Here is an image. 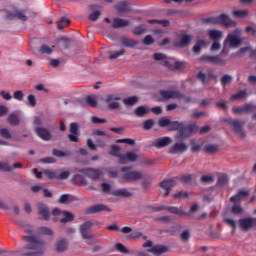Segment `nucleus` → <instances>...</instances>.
Returning a JSON list of instances; mask_svg holds the SVG:
<instances>
[{"mask_svg": "<svg viewBox=\"0 0 256 256\" xmlns=\"http://www.w3.org/2000/svg\"><path fill=\"white\" fill-rule=\"evenodd\" d=\"M24 245L18 250V253L22 256H43L47 251V244L43 242L39 237L34 235L22 236Z\"/></svg>", "mask_w": 256, "mask_h": 256, "instance_id": "1", "label": "nucleus"}, {"mask_svg": "<svg viewBox=\"0 0 256 256\" xmlns=\"http://www.w3.org/2000/svg\"><path fill=\"white\" fill-rule=\"evenodd\" d=\"M159 127H168V131H178L176 139L178 141H185L188 137H191L193 133V123L171 121L167 118H161L158 121Z\"/></svg>", "mask_w": 256, "mask_h": 256, "instance_id": "2", "label": "nucleus"}, {"mask_svg": "<svg viewBox=\"0 0 256 256\" xmlns=\"http://www.w3.org/2000/svg\"><path fill=\"white\" fill-rule=\"evenodd\" d=\"M99 225H101V222H98L97 220H88L82 223L79 227V232L82 239H87L88 241L93 240L95 235L91 234V228Z\"/></svg>", "mask_w": 256, "mask_h": 256, "instance_id": "3", "label": "nucleus"}, {"mask_svg": "<svg viewBox=\"0 0 256 256\" xmlns=\"http://www.w3.org/2000/svg\"><path fill=\"white\" fill-rule=\"evenodd\" d=\"M241 35H243V30L236 28L233 32L229 33L224 41L225 45H229V47L237 48L243 43V39H241Z\"/></svg>", "mask_w": 256, "mask_h": 256, "instance_id": "4", "label": "nucleus"}, {"mask_svg": "<svg viewBox=\"0 0 256 256\" xmlns=\"http://www.w3.org/2000/svg\"><path fill=\"white\" fill-rule=\"evenodd\" d=\"M154 212L158 211H169V213H173V215H180V217H189L191 213H193V205L190 206L189 212L183 211L181 208H177L175 206H158V207H153L152 208Z\"/></svg>", "mask_w": 256, "mask_h": 256, "instance_id": "5", "label": "nucleus"}, {"mask_svg": "<svg viewBox=\"0 0 256 256\" xmlns=\"http://www.w3.org/2000/svg\"><path fill=\"white\" fill-rule=\"evenodd\" d=\"M131 167L124 166L121 168L122 173V181H139V179H143V173L141 171H130Z\"/></svg>", "mask_w": 256, "mask_h": 256, "instance_id": "6", "label": "nucleus"}, {"mask_svg": "<svg viewBox=\"0 0 256 256\" xmlns=\"http://www.w3.org/2000/svg\"><path fill=\"white\" fill-rule=\"evenodd\" d=\"M226 121L228 125H230L234 133H236V135H239L242 139H245L246 135L245 131L243 130V127H245V121L231 119Z\"/></svg>", "mask_w": 256, "mask_h": 256, "instance_id": "7", "label": "nucleus"}, {"mask_svg": "<svg viewBox=\"0 0 256 256\" xmlns=\"http://www.w3.org/2000/svg\"><path fill=\"white\" fill-rule=\"evenodd\" d=\"M78 173H82L92 181H97L103 175V171L99 168H83L78 170Z\"/></svg>", "mask_w": 256, "mask_h": 256, "instance_id": "8", "label": "nucleus"}, {"mask_svg": "<svg viewBox=\"0 0 256 256\" xmlns=\"http://www.w3.org/2000/svg\"><path fill=\"white\" fill-rule=\"evenodd\" d=\"M201 63H211L212 65H227V59L221 56L203 55L199 58Z\"/></svg>", "mask_w": 256, "mask_h": 256, "instance_id": "9", "label": "nucleus"}, {"mask_svg": "<svg viewBox=\"0 0 256 256\" xmlns=\"http://www.w3.org/2000/svg\"><path fill=\"white\" fill-rule=\"evenodd\" d=\"M190 43L191 36L189 34H179L172 45L176 49H185V47H187Z\"/></svg>", "mask_w": 256, "mask_h": 256, "instance_id": "10", "label": "nucleus"}, {"mask_svg": "<svg viewBox=\"0 0 256 256\" xmlns=\"http://www.w3.org/2000/svg\"><path fill=\"white\" fill-rule=\"evenodd\" d=\"M189 149V146L183 142H176L174 145H172L168 153L170 155H179L181 153H185Z\"/></svg>", "mask_w": 256, "mask_h": 256, "instance_id": "11", "label": "nucleus"}, {"mask_svg": "<svg viewBox=\"0 0 256 256\" xmlns=\"http://www.w3.org/2000/svg\"><path fill=\"white\" fill-rule=\"evenodd\" d=\"M177 185V178L165 179L160 182V187L165 190L164 197H167L171 192V189Z\"/></svg>", "mask_w": 256, "mask_h": 256, "instance_id": "12", "label": "nucleus"}, {"mask_svg": "<svg viewBox=\"0 0 256 256\" xmlns=\"http://www.w3.org/2000/svg\"><path fill=\"white\" fill-rule=\"evenodd\" d=\"M101 211H106L107 213H111V208H109L105 204H96L86 209L87 215H94L95 213H101Z\"/></svg>", "mask_w": 256, "mask_h": 256, "instance_id": "13", "label": "nucleus"}, {"mask_svg": "<svg viewBox=\"0 0 256 256\" xmlns=\"http://www.w3.org/2000/svg\"><path fill=\"white\" fill-rule=\"evenodd\" d=\"M160 96L164 98V100L167 99H184V95L181 94L179 91H170V90H161Z\"/></svg>", "mask_w": 256, "mask_h": 256, "instance_id": "14", "label": "nucleus"}, {"mask_svg": "<svg viewBox=\"0 0 256 256\" xmlns=\"http://www.w3.org/2000/svg\"><path fill=\"white\" fill-rule=\"evenodd\" d=\"M196 79H198V81H200V83H202V85H207V83H209V81H211V79H217V75H215V73L210 72L207 74H205V72H203V70H200L198 72V74L196 75Z\"/></svg>", "mask_w": 256, "mask_h": 256, "instance_id": "15", "label": "nucleus"}, {"mask_svg": "<svg viewBox=\"0 0 256 256\" xmlns=\"http://www.w3.org/2000/svg\"><path fill=\"white\" fill-rule=\"evenodd\" d=\"M68 139L71 143H79V126L77 123L70 124V134L68 135Z\"/></svg>", "mask_w": 256, "mask_h": 256, "instance_id": "16", "label": "nucleus"}, {"mask_svg": "<svg viewBox=\"0 0 256 256\" xmlns=\"http://www.w3.org/2000/svg\"><path fill=\"white\" fill-rule=\"evenodd\" d=\"M254 111H256V106L253 104H245L242 107L232 108V113L235 115H239L241 113H253Z\"/></svg>", "mask_w": 256, "mask_h": 256, "instance_id": "17", "label": "nucleus"}, {"mask_svg": "<svg viewBox=\"0 0 256 256\" xmlns=\"http://www.w3.org/2000/svg\"><path fill=\"white\" fill-rule=\"evenodd\" d=\"M168 145H171V138L165 136L154 140L151 147H155V149H163V147H167Z\"/></svg>", "mask_w": 256, "mask_h": 256, "instance_id": "18", "label": "nucleus"}, {"mask_svg": "<svg viewBox=\"0 0 256 256\" xmlns=\"http://www.w3.org/2000/svg\"><path fill=\"white\" fill-rule=\"evenodd\" d=\"M35 133L42 141H51L52 139L51 131L47 128L37 127Z\"/></svg>", "mask_w": 256, "mask_h": 256, "instance_id": "19", "label": "nucleus"}, {"mask_svg": "<svg viewBox=\"0 0 256 256\" xmlns=\"http://www.w3.org/2000/svg\"><path fill=\"white\" fill-rule=\"evenodd\" d=\"M216 24L217 25H224V27H235V22L229 19V16L226 14H221L216 16Z\"/></svg>", "mask_w": 256, "mask_h": 256, "instance_id": "20", "label": "nucleus"}, {"mask_svg": "<svg viewBox=\"0 0 256 256\" xmlns=\"http://www.w3.org/2000/svg\"><path fill=\"white\" fill-rule=\"evenodd\" d=\"M7 19H19L20 21H27V15L25 14V10L16 9L13 12H8Z\"/></svg>", "mask_w": 256, "mask_h": 256, "instance_id": "21", "label": "nucleus"}, {"mask_svg": "<svg viewBox=\"0 0 256 256\" xmlns=\"http://www.w3.org/2000/svg\"><path fill=\"white\" fill-rule=\"evenodd\" d=\"M69 249V241L65 238H60L55 243L56 253H65Z\"/></svg>", "mask_w": 256, "mask_h": 256, "instance_id": "22", "label": "nucleus"}, {"mask_svg": "<svg viewBox=\"0 0 256 256\" xmlns=\"http://www.w3.org/2000/svg\"><path fill=\"white\" fill-rule=\"evenodd\" d=\"M120 100H121L120 97L110 94L105 97L104 103H109L108 104L109 109H119V102H115V101H120Z\"/></svg>", "mask_w": 256, "mask_h": 256, "instance_id": "23", "label": "nucleus"}, {"mask_svg": "<svg viewBox=\"0 0 256 256\" xmlns=\"http://www.w3.org/2000/svg\"><path fill=\"white\" fill-rule=\"evenodd\" d=\"M253 225H255V218L248 217L239 220V226L243 231H249Z\"/></svg>", "mask_w": 256, "mask_h": 256, "instance_id": "24", "label": "nucleus"}, {"mask_svg": "<svg viewBox=\"0 0 256 256\" xmlns=\"http://www.w3.org/2000/svg\"><path fill=\"white\" fill-rule=\"evenodd\" d=\"M137 154L133 152H127L120 158V165H127V163H135L137 161Z\"/></svg>", "mask_w": 256, "mask_h": 256, "instance_id": "25", "label": "nucleus"}, {"mask_svg": "<svg viewBox=\"0 0 256 256\" xmlns=\"http://www.w3.org/2000/svg\"><path fill=\"white\" fill-rule=\"evenodd\" d=\"M37 207L38 215H41L44 221H49V207H47V205H45L44 203H39Z\"/></svg>", "mask_w": 256, "mask_h": 256, "instance_id": "26", "label": "nucleus"}, {"mask_svg": "<svg viewBox=\"0 0 256 256\" xmlns=\"http://www.w3.org/2000/svg\"><path fill=\"white\" fill-rule=\"evenodd\" d=\"M167 251H169V249L163 245H155L154 247L148 249L149 253L156 256L163 255V253H167Z\"/></svg>", "mask_w": 256, "mask_h": 256, "instance_id": "27", "label": "nucleus"}, {"mask_svg": "<svg viewBox=\"0 0 256 256\" xmlns=\"http://www.w3.org/2000/svg\"><path fill=\"white\" fill-rule=\"evenodd\" d=\"M208 35L211 41H221L223 39V31L217 29L208 30Z\"/></svg>", "mask_w": 256, "mask_h": 256, "instance_id": "28", "label": "nucleus"}, {"mask_svg": "<svg viewBox=\"0 0 256 256\" xmlns=\"http://www.w3.org/2000/svg\"><path fill=\"white\" fill-rule=\"evenodd\" d=\"M129 25V21L123 18H114L112 27L113 29H121V27H127Z\"/></svg>", "mask_w": 256, "mask_h": 256, "instance_id": "29", "label": "nucleus"}, {"mask_svg": "<svg viewBox=\"0 0 256 256\" xmlns=\"http://www.w3.org/2000/svg\"><path fill=\"white\" fill-rule=\"evenodd\" d=\"M109 155H112V157H117L119 159V163L121 162V157H123V154H121V147L117 145H112L110 147Z\"/></svg>", "mask_w": 256, "mask_h": 256, "instance_id": "30", "label": "nucleus"}, {"mask_svg": "<svg viewBox=\"0 0 256 256\" xmlns=\"http://www.w3.org/2000/svg\"><path fill=\"white\" fill-rule=\"evenodd\" d=\"M205 47H207V40L200 39L196 41L193 51L194 53H201V49H205Z\"/></svg>", "mask_w": 256, "mask_h": 256, "instance_id": "31", "label": "nucleus"}, {"mask_svg": "<svg viewBox=\"0 0 256 256\" xmlns=\"http://www.w3.org/2000/svg\"><path fill=\"white\" fill-rule=\"evenodd\" d=\"M72 183H74V185H86L87 181L85 180V176L76 174L72 178Z\"/></svg>", "mask_w": 256, "mask_h": 256, "instance_id": "32", "label": "nucleus"}, {"mask_svg": "<svg viewBox=\"0 0 256 256\" xmlns=\"http://www.w3.org/2000/svg\"><path fill=\"white\" fill-rule=\"evenodd\" d=\"M112 195H114V197H131L132 194L129 192V190H127V188H124L120 190H114Z\"/></svg>", "mask_w": 256, "mask_h": 256, "instance_id": "33", "label": "nucleus"}, {"mask_svg": "<svg viewBox=\"0 0 256 256\" xmlns=\"http://www.w3.org/2000/svg\"><path fill=\"white\" fill-rule=\"evenodd\" d=\"M86 104L88 107H97L98 103H97V96L96 95H88L85 98Z\"/></svg>", "mask_w": 256, "mask_h": 256, "instance_id": "34", "label": "nucleus"}, {"mask_svg": "<svg viewBox=\"0 0 256 256\" xmlns=\"http://www.w3.org/2000/svg\"><path fill=\"white\" fill-rule=\"evenodd\" d=\"M120 43L123 47L133 48L137 45V41L130 39V38H121Z\"/></svg>", "mask_w": 256, "mask_h": 256, "instance_id": "35", "label": "nucleus"}, {"mask_svg": "<svg viewBox=\"0 0 256 256\" xmlns=\"http://www.w3.org/2000/svg\"><path fill=\"white\" fill-rule=\"evenodd\" d=\"M116 9L117 11H119V13H129V11H131V7H129V4H127V2H120L116 5Z\"/></svg>", "mask_w": 256, "mask_h": 256, "instance_id": "36", "label": "nucleus"}, {"mask_svg": "<svg viewBox=\"0 0 256 256\" xmlns=\"http://www.w3.org/2000/svg\"><path fill=\"white\" fill-rule=\"evenodd\" d=\"M205 153H210V155H213L214 153H217L219 151V145L217 144H208L204 147Z\"/></svg>", "mask_w": 256, "mask_h": 256, "instance_id": "37", "label": "nucleus"}, {"mask_svg": "<svg viewBox=\"0 0 256 256\" xmlns=\"http://www.w3.org/2000/svg\"><path fill=\"white\" fill-rule=\"evenodd\" d=\"M147 113H149V109L145 106H139L134 110V115H136V117H143V115H147Z\"/></svg>", "mask_w": 256, "mask_h": 256, "instance_id": "38", "label": "nucleus"}, {"mask_svg": "<svg viewBox=\"0 0 256 256\" xmlns=\"http://www.w3.org/2000/svg\"><path fill=\"white\" fill-rule=\"evenodd\" d=\"M232 81H233V76L229 74H225L220 78V83L222 87H227V85H229V83H232Z\"/></svg>", "mask_w": 256, "mask_h": 256, "instance_id": "39", "label": "nucleus"}, {"mask_svg": "<svg viewBox=\"0 0 256 256\" xmlns=\"http://www.w3.org/2000/svg\"><path fill=\"white\" fill-rule=\"evenodd\" d=\"M237 99H247V90H241L240 92L232 95L230 101H237Z\"/></svg>", "mask_w": 256, "mask_h": 256, "instance_id": "40", "label": "nucleus"}, {"mask_svg": "<svg viewBox=\"0 0 256 256\" xmlns=\"http://www.w3.org/2000/svg\"><path fill=\"white\" fill-rule=\"evenodd\" d=\"M9 125H12L13 127H17L19 125V116L17 114H10L7 119Z\"/></svg>", "mask_w": 256, "mask_h": 256, "instance_id": "41", "label": "nucleus"}, {"mask_svg": "<svg viewBox=\"0 0 256 256\" xmlns=\"http://www.w3.org/2000/svg\"><path fill=\"white\" fill-rule=\"evenodd\" d=\"M115 249L118 251V253H122V255H129V253H131V251H129L127 247L121 243H116Z\"/></svg>", "mask_w": 256, "mask_h": 256, "instance_id": "42", "label": "nucleus"}, {"mask_svg": "<svg viewBox=\"0 0 256 256\" xmlns=\"http://www.w3.org/2000/svg\"><path fill=\"white\" fill-rule=\"evenodd\" d=\"M191 239V231L189 230H183L180 234V240L182 243H189V240Z\"/></svg>", "mask_w": 256, "mask_h": 256, "instance_id": "43", "label": "nucleus"}, {"mask_svg": "<svg viewBox=\"0 0 256 256\" xmlns=\"http://www.w3.org/2000/svg\"><path fill=\"white\" fill-rule=\"evenodd\" d=\"M71 21L69 20L68 17H62L60 21H58V26L57 29L61 30L64 27H69Z\"/></svg>", "mask_w": 256, "mask_h": 256, "instance_id": "44", "label": "nucleus"}, {"mask_svg": "<svg viewBox=\"0 0 256 256\" xmlns=\"http://www.w3.org/2000/svg\"><path fill=\"white\" fill-rule=\"evenodd\" d=\"M64 218L60 219V223H69V221H73L75 216H73V213L64 211L63 212Z\"/></svg>", "mask_w": 256, "mask_h": 256, "instance_id": "45", "label": "nucleus"}, {"mask_svg": "<svg viewBox=\"0 0 256 256\" xmlns=\"http://www.w3.org/2000/svg\"><path fill=\"white\" fill-rule=\"evenodd\" d=\"M232 215H242L243 213V207H241V204H234L231 208Z\"/></svg>", "mask_w": 256, "mask_h": 256, "instance_id": "46", "label": "nucleus"}, {"mask_svg": "<svg viewBox=\"0 0 256 256\" xmlns=\"http://www.w3.org/2000/svg\"><path fill=\"white\" fill-rule=\"evenodd\" d=\"M202 23L204 25H217V17L211 16V17H208V18H203Z\"/></svg>", "mask_w": 256, "mask_h": 256, "instance_id": "47", "label": "nucleus"}, {"mask_svg": "<svg viewBox=\"0 0 256 256\" xmlns=\"http://www.w3.org/2000/svg\"><path fill=\"white\" fill-rule=\"evenodd\" d=\"M137 101H139V98H137V96H131L128 98L123 99V103L124 105H135V103H137Z\"/></svg>", "mask_w": 256, "mask_h": 256, "instance_id": "48", "label": "nucleus"}, {"mask_svg": "<svg viewBox=\"0 0 256 256\" xmlns=\"http://www.w3.org/2000/svg\"><path fill=\"white\" fill-rule=\"evenodd\" d=\"M121 55H125V49H121V50L116 51V52H113V51L109 52V58L110 59H119V57H121Z\"/></svg>", "mask_w": 256, "mask_h": 256, "instance_id": "49", "label": "nucleus"}, {"mask_svg": "<svg viewBox=\"0 0 256 256\" xmlns=\"http://www.w3.org/2000/svg\"><path fill=\"white\" fill-rule=\"evenodd\" d=\"M146 30L147 26L145 24H142L134 29L133 34L139 37V35H143Z\"/></svg>", "mask_w": 256, "mask_h": 256, "instance_id": "50", "label": "nucleus"}, {"mask_svg": "<svg viewBox=\"0 0 256 256\" xmlns=\"http://www.w3.org/2000/svg\"><path fill=\"white\" fill-rule=\"evenodd\" d=\"M0 137H2V139H11L12 135H11V132L9 131V129L1 128L0 129Z\"/></svg>", "mask_w": 256, "mask_h": 256, "instance_id": "51", "label": "nucleus"}, {"mask_svg": "<svg viewBox=\"0 0 256 256\" xmlns=\"http://www.w3.org/2000/svg\"><path fill=\"white\" fill-rule=\"evenodd\" d=\"M247 51H250V58L256 59V50H252L250 47H244L239 50V53H247Z\"/></svg>", "mask_w": 256, "mask_h": 256, "instance_id": "52", "label": "nucleus"}, {"mask_svg": "<svg viewBox=\"0 0 256 256\" xmlns=\"http://www.w3.org/2000/svg\"><path fill=\"white\" fill-rule=\"evenodd\" d=\"M177 179H179V181H181L182 183H185L186 185H188V183H191L193 181V175L187 174Z\"/></svg>", "mask_w": 256, "mask_h": 256, "instance_id": "53", "label": "nucleus"}, {"mask_svg": "<svg viewBox=\"0 0 256 256\" xmlns=\"http://www.w3.org/2000/svg\"><path fill=\"white\" fill-rule=\"evenodd\" d=\"M39 51L43 54V55H51L53 53V48L47 46V45H42L39 49Z\"/></svg>", "mask_w": 256, "mask_h": 256, "instance_id": "54", "label": "nucleus"}, {"mask_svg": "<svg viewBox=\"0 0 256 256\" xmlns=\"http://www.w3.org/2000/svg\"><path fill=\"white\" fill-rule=\"evenodd\" d=\"M235 17H239L240 19H243V17L249 16V11L247 10H236L234 11Z\"/></svg>", "mask_w": 256, "mask_h": 256, "instance_id": "55", "label": "nucleus"}, {"mask_svg": "<svg viewBox=\"0 0 256 256\" xmlns=\"http://www.w3.org/2000/svg\"><path fill=\"white\" fill-rule=\"evenodd\" d=\"M116 143H125L126 145H130L131 147H133V145H135V140L131 138H124L116 140Z\"/></svg>", "mask_w": 256, "mask_h": 256, "instance_id": "56", "label": "nucleus"}, {"mask_svg": "<svg viewBox=\"0 0 256 256\" xmlns=\"http://www.w3.org/2000/svg\"><path fill=\"white\" fill-rule=\"evenodd\" d=\"M142 43L143 45L149 46V45H153V43H155V40L153 39V36L147 35L142 40Z\"/></svg>", "mask_w": 256, "mask_h": 256, "instance_id": "57", "label": "nucleus"}, {"mask_svg": "<svg viewBox=\"0 0 256 256\" xmlns=\"http://www.w3.org/2000/svg\"><path fill=\"white\" fill-rule=\"evenodd\" d=\"M38 231L40 235H53V230H51V228L40 227L38 228Z\"/></svg>", "mask_w": 256, "mask_h": 256, "instance_id": "58", "label": "nucleus"}, {"mask_svg": "<svg viewBox=\"0 0 256 256\" xmlns=\"http://www.w3.org/2000/svg\"><path fill=\"white\" fill-rule=\"evenodd\" d=\"M99 17H101V12L99 10H96L88 16V19L90 21H97Z\"/></svg>", "mask_w": 256, "mask_h": 256, "instance_id": "59", "label": "nucleus"}, {"mask_svg": "<svg viewBox=\"0 0 256 256\" xmlns=\"http://www.w3.org/2000/svg\"><path fill=\"white\" fill-rule=\"evenodd\" d=\"M228 181H229V179H227V176H225V175L220 176L218 178L217 185H219V187H224V185H227Z\"/></svg>", "mask_w": 256, "mask_h": 256, "instance_id": "60", "label": "nucleus"}, {"mask_svg": "<svg viewBox=\"0 0 256 256\" xmlns=\"http://www.w3.org/2000/svg\"><path fill=\"white\" fill-rule=\"evenodd\" d=\"M27 100L30 107H35L37 105V100L35 99V95L29 94L27 97Z\"/></svg>", "mask_w": 256, "mask_h": 256, "instance_id": "61", "label": "nucleus"}, {"mask_svg": "<svg viewBox=\"0 0 256 256\" xmlns=\"http://www.w3.org/2000/svg\"><path fill=\"white\" fill-rule=\"evenodd\" d=\"M153 125H154L153 120L148 119V120L144 121L143 129H145L146 131H149V129H152Z\"/></svg>", "mask_w": 256, "mask_h": 256, "instance_id": "62", "label": "nucleus"}, {"mask_svg": "<svg viewBox=\"0 0 256 256\" xmlns=\"http://www.w3.org/2000/svg\"><path fill=\"white\" fill-rule=\"evenodd\" d=\"M173 197L174 199H181V197H184L185 199H187V197H189V192L179 191L175 193Z\"/></svg>", "mask_w": 256, "mask_h": 256, "instance_id": "63", "label": "nucleus"}, {"mask_svg": "<svg viewBox=\"0 0 256 256\" xmlns=\"http://www.w3.org/2000/svg\"><path fill=\"white\" fill-rule=\"evenodd\" d=\"M201 181L202 183H213V181H215V178H213V176L204 175L201 177Z\"/></svg>", "mask_w": 256, "mask_h": 256, "instance_id": "64", "label": "nucleus"}]
</instances>
